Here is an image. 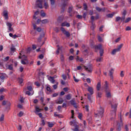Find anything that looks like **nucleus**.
I'll list each match as a JSON object with an SVG mask.
<instances>
[{
	"label": "nucleus",
	"instance_id": "obj_1",
	"mask_svg": "<svg viewBox=\"0 0 131 131\" xmlns=\"http://www.w3.org/2000/svg\"><path fill=\"white\" fill-rule=\"evenodd\" d=\"M104 90L105 92H106V97H107V98H110V97H111V94L110 93V92H109V86H108V83L107 82V81H105V82Z\"/></svg>",
	"mask_w": 131,
	"mask_h": 131
},
{
	"label": "nucleus",
	"instance_id": "obj_2",
	"mask_svg": "<svg viewBox=\"0 0 131 131\" xmlns=\"http://www.w3.org/2000/svg\"><path fill=\"white\" fill-rule=\"evenodd\" d=\"M123 46V44L120 45L117 48L113 50L112 51V55H115L116 53H118V52H120V50H121V48Z\"/></svg>",
	"mask_w": 131,
	"mask_h": 131
},
{
	"label": "nucleus",
	"instance_id": "obj_3",
	"mask_svg": "<svg viewBox=\"0 0 131 131\" xmlns=\"http://www.w3.org/2000/svg\"><path fill=\"white\" fill-rule=\"evenodd\" d=\"M27 90L29 91L26 92V95H28V96H32V95L34 94V92L32 90V87L31 86H28Z\"/></svg>",
	"mask_w": 131,
	"mask_h": 131
},
{
	"label": "nucleus",
	"instance_id": "obj_4",
	"mask_svg": "<svg viewBox=\"0 0 131 131\" xmlns=\"http://www.w3.org/2000/svg\"><path fill=\"white\" fill-rule=\"evenodd\" d=\"M43 0H36V7L39 8V9H42V2Z\"/></svg>",
	"mask_w": 131,
	"mask_h": 131
},
{
	"label": "nucleus",
	"instance_id": "obj_5",
	"mask_svg": "<svg viewBox=\"0 0 131 131\" xmlns=\"http://www.w3.org/2000/svg\"><path fill=\"white\" fill-rule=\"evenodd\" d=\"M60 30L62 32V33L65 35V36H66V37H70V33L69 32H68V31H66V30L65 29V28H63V27H61L60 28Z\"/></svg>",
	"mask_w": 131,
	"mask_h": 131
},
{
	"label": "nucleus",
	"instance_id": "obj_6",
	"mask_svg": "<svg viewBox=\"0 0 131 131\" xmlns=\"http://www.w3.org/2000/svg\"><path fill=\"white\" fill-rule=\"evenodd\" d=\"M21 63L23 65H26V64H28V60L27 59V57L26 56L23 55L21 57Z\"/></svg>",
	"mask_w": 131,
	"mask_h": 131
},
{
	"label": "nucleus",
	"instance_id": "obj_7",
	"mask_svg": "<svg viewBox=\"0 0 131 131\" xmlns=\"http://www.w3.org/2000/svg\"><path fill=\"white\" fill-rule=\"evenodd\" d=\"M95 49L97 50H100V56L102 57L103 56V54H104V50L102 49V46L101 44L95 47Z\"/></svg>",
	"mask_w": 131,
	"mask_h": 131
},
{
	"label": "nucleus",
	"instance_id": "obj_8",
	"mask_svg": "<svg viewBox=\"0 0 131 131\" xmlns=\"http://www.w3.org/2000/svg\"><path fill=\"white\" fill-rule=\"evenodd\" d=\"M116 108H117V104H115L112 105V112L111 114H114V115H116Z\"/></svg>",
	"mask_w": 131,
	"mask_h": 131
},
{
	"label": "nucleus",
	"instance_id": "obj_9",
	"mask_svg": "<svg viewBox=\"0 0 131 131\" xmlns=\"http://www.w3.org/2000/svg\"><path fill=\"white\" fill-rule=\"evenodd\" d=\"M84 68L85 70H86V71H87V72H88L89 73L93 71V67L92 66V65H89V66H88L87 67L84 66Z\"/></svg>",
	"mask_w": 131,
	"mask_h": 131
},
{
	"label": "nucleus",
	"instance_id": "obj_10",
	"mask_svg": "<svg viewBox=\"0 0 131 131\" xmlns=\"http://www.w3.org/2000/svg\"><path fill=\"white\" fill-rule=\"evenodd\" d=\"M61 27H70V24L67 21H64L61 23Z\"/></svg>",
	"mask_w": 131,
	"mask_h": 131
},
{
	"label": "nucleus",
	"instance_id": "obj_11",
	"mask_svg": "<svg viewBox=\"0 0 131 131\" xmlns=\"http://www.w3.org/2000/svg\"><path fill=\"white\" fill-rule=\"evenodd\" d=\"M6 25L8 27V30L9 31H13L14 30L13 29V28H12V24L9 22L6 23Z\"/></svg>",
	"mask_w": 131,
	"mask_h": 131
},
{
	"label": "nucleus",
	"instance_id": "obj_12",
	"mask_svg": "<svg viewBox=\"0 0 131 131\" xmlns=\"http://www.w3.org/2000/svg\"><path fill=\"white\" fill-rule=\"evenodd\" d=\"M3 16L5 20H8L9 19V15H8V11L5 10L3 12Z\"/></svg>",
	"mask_w": 131,
	"mask_h": 131
},
{
	"label": "nucleus",
	"instance_id": "obj_13",
	"mask_svg": "<svg viewBox=\"0 0 131 131\" xmlns=\"http://www.w3.org/2000/svg\"><path fill=\"white\" fill-rule=\"evenodd\" d=\"M88 92H90V95H93L94 94V88L90 86L87 89Z\"/></svg>",
	"mask_w": 131,
	"mask_h": 131
},
{
	"label": "nucleus",
	"instance_id": "obj_14",
	"mask_svg": "<svg viewBox=\"0 0 131 131\" xmlns=\"http://www.w3.org/2000/svg\"><path fill=\"white\" fill-rule=\"evenodd\" d=\"M48 79L51 82V83H55V79H54V78L52 76H49V75H47Z\"/></svg>",
	"mask_w": 131,
	"mask_h": 131
},
{
	"label": "nucleus",
	"instance_id": "obj_15",
	"mask_svg": "<svg viewBox=\"0 0 131 131\" xmlns=\"http://www.w3.org/2000/svg\"><path fill=\"white\" fill-rule=\"evenodd\" d=\"M33 26L34 29L35 30H37V31H38V32H40V31H41V28H40V27L36 28V25L35 24H33Z\"/></svg>",
	"mask_w": 131,
	"mask_h": 131
},
{
	"label": "nucleus",
	"instance_id": "obj_16",
	"mask_svg": "<svg viewBox=\"0 0 131 131\" xmlns=\"http://www.w3.org/2000/svg\"><path fill=\"white\" fill-rule=\"evenodd\" d=\"M113 73H114V69H111L110 71V76L111 79H113Z\"/></svg>",
	"mask_w": 131,
	"mask_h": 131
},
{
	"label": "nucleus",
	"instance_id": "obj_17",
	"mask_svg": "<svg viewBox=\"0 0 131 131\" xmlns=\"http://www.w3.org/2000/svg\"><path fill=\"white\" fill-rule=\"evenodd\" d=\"M103 113H104V110L103 108H101L99 112L96 114L98 116H101L103 115Z\"/></svg>",
	"mask_w": 131,
	"mask_h": 131
},
{
	"label": "nucleus",
	"instance_id": "obj_18",
	"mask_svg": "<svg viewBox=\"0 0 131 131\" xmlns=\"http://www.w3.org/2000/svg\"><path fill=\"white\" fill-rule=\"evenodd\" d=\"M96 11H98V12H105V8H100L98 7H96Z\"/></svg>",
	"mask_w": 131,
	"mask_h": 131
},
{
	"label": "nucleus",
	"instance_id": "obj_19",
	"mask_svg": "<svg viewBox=\"0 0 131 131\" xmlns=\"http://www.w3.org/2000/svg\"><path fill=\"white\" fill-rule=\"evenodd\" d=\"M70 103L71 105H73V106H74V107L77 108V105H76V102H75V100H71Z\"/></svg>",
	"mask_w": 131,
	"mask_h": 131
},
{
	"label": "nucleus",
	"instance_id": "obj_20",
	"mask_svg": "<svg viewBox=\"0 0 131 131\" xmlns=\"http://www.w3.org/2000/svg\"><path fill=\"white\" fill-rule=\"evenodd\" d=\"M40 111H41V109L39 108L38 106H36L35 113L37 114V113H38V112H40Z\"/></svg>",
	"mask_w": 131,
	"mask_h": 131
},
{
	"label": "nucleus",
	"instance_id": "obj_21",
	"mask_svg": "<svg viewBox=\"0 0 131 131\" xmlns=\"http://www.w3.org/2000/svg\"><path fill=\"white\" fill-rule=\"evenodd\" d=\"M43 37H45V34L42 33L38 38V42H40V41H41V39Z\"/></svg>",
	"mask_w": 131,
	"mask_h": 131
},
{
	"label": "nucleus",
	"instance_id": "obj_22",
	"mask_svg": "<svg viewBox=\"0 0 131 131\" xmlns=\"http://www.w3.org/2000/svg\"><path fill=\"white\" fill-rule=\"evenodd\" d=\"M64 101L62 98H59L56 101V104H62Z\"/></svg>",
	"mask_w": 131,
	"mask_h": 131
},
{
	"label": "nucleus",
	"instance_id": "obj_23",
	"mask_svg": "<svg viewBox=\"0 0 131 131\" xmlns=\"http://www.w3.org/2000/svg\"><path fill=\"white\" fill-rule=\"evenodd\" d=\"M0 78L1 80H4L5 79V78L6 77V74H3L2 73H1Z\"/></svg>",
	"mask_w": 131,
	"mask_h": 131
},
{
	"label": "nucleus",
	"instance_id": "obj_24",
	"mask_svg": "<svg viewBox=\"0 0 131 131\" xmlns=\"http://www.w3.org/2000/svg\"><path fill=\"white\" fill-rule=\"evenodd\" d=\"M38 14H39V11H37L35 12L34 15L33 16V19H35V20L37 19V17H36V16H37Z\"/></svg>",
	"mask_w": 131,
	"mask_h": 131
},
{
	"label": "nucleus",
	"instance_id": "obj_25",
	"mask_svg": "<svg viewBox=\"0 0 131 131\" xmlns=\"http://www.w3.org/2000/svg\"><path fill=\"white\" fill-rule=\"evenodd\" d=\"M46 90L48 92H50V93H52L53 92V90H51V86L49 85L47 86Z\"/></svg>",
	"mask_w": 131,
	"mask_h": 131
},
{
	"label": "nucleus",
	"instance_id": "obj_26",
	"mask_svg": "<svg viewBox=\"0 0 131 131\" xmlns=\"http://www.w3.org/2000/svg\"><path fill=\"white\" fill-rule=\"evenodd\" d=\"M100 89H101V82H99L97 85V91H100Z\"/></svg>",
	"mask_w": 131,
	"mask_h": 131
},
{
	"label": "nucleus",
	"instance_id": "obj_27",
	"mask_svg": "<svg viewBox=\"0 0 131 131\" xmlns=\"http://www.w3.org/2000/svg\"><path fill=\"white\" fill-rule=\"evenodd\" d=\"M5 119V115L4 114H2L1 115V117H0V121L1 122H3Z\"/></svg>",
	"mask_w": 131,
	"mask_h": 131
},
{
	"label": "nucleus",
	"instance_id": "obj_28",
	"mask_svg": "<svg viewBox=\"0 0 131 131\" xmlns=\"http://www.w3.org/2000/svg\"><path fill=\"white\" fill-rule=\"evenodd\" d=\"M41 22L42 24H47V23H49V20L48 19H43Z\"/></svg>",
	"mask_w": 131,
	"mask_h": 131
},
{
	"label": "nucleus",
	"instance_id": "obj_29",
	"mask_svg": "<svg viewBox=\"0 0 131 131\" xmlns=\"http://www.w3.org/2000/svg\"><path fill=\"white\" fill-rule=\"evenodd\" d=\"M10 50L11 52H15V51H16V48H15V46L12 45L11 48H10Z\"/></svg>",
	"mask_w": 131,
	"mask_h": 131
},
{
	"label": "nucleus",
	"instance_id": "obj_30",
	"mask_svg": "<svg viewBox=\"0 0 131 131\" xmlns=\"http://www.w3.org/2000/svg\"><path fill=\"white\" fill-rule=\"evenodd\" d=\"M76 59V61H79V62H82V61H83V59H82V58H79L78 56H77Z\"/></svg>",
	"mask_w": 131,
	"mask_h": 131
},
{
	"label": "nucleus",
	"instance_id": "obj_31",
	"mask_svg": "<svg viewBox=\"0 0 131 131\" xmlns=\"http://www.w3.org/2000/svg\"><path fill=\"white\" fill-rule=\"evenodd\" d=\"M18 81L20 83V84H22V83H23V79L21 78H19L18 79Z\"/></svg>",
	"mask_w": 131,
	"mask_h": 131
},
{
	"label": "nucleus",
	"instance_id": "obj_32",
	"mask_svg": "<svg viewBox=\"0 0 131 131\" xmlns=\"http://www.w3.org/2000/svg\"><path fill=\"white\" fill-rule=\"evenodd\" d=\"M130 20H131V18L130 17H127L124 20V23H128V22H129V21H130Z\"/></svg>",
	"mask_w": 131,
	"mask_h": 131
},
{
	"label": "nucleus",
	"instance_id": "obj_33",
	"mask_svg": "<svg viewBox=\"0 0 131 131\" xmlns=\"http://www.w3.org/2000/svg\"><path fill=\"white\" fill-rule=\"evenodd\" d=\"M113 16H114V13H111V14H108L107 15V17H108V18H112V17H113Z\"/></svg>",
	"mask_w": 131,
	"mask_h": 131
},
{
	"label": "nucleus",
	"instance_id": "obj_34",
	"mask_svg": "<svg viewBox=\"0 0 131 131\" xmlns=\"http://www.w3.org/2000/svg\"><path fill=\"white\" fill-rule=\"evenodd\" d=\"M120 76L121 77H124V72L123 71H121L120 74Z\"/></svg>",
	"mask_w": 131,
	"mask_h": 131
},
{
	"label": "nucleus",
	"instance_id": "obj_35",
	"mask_svg": "<svg viewBox=\"0 0 131 131\" xmlns=\"http://www.w3.org/2000/svg\"><path fill=\"white\" fill-rule=\"evenodd\" d=\"M44 7L45 9H48L49 8V4L47 3V2H45L44 3Z\"/></svg>",
	"mask_w": 131,
	"mask_h": 131
},
{
	"label": "nucleus",
	"instance_id": "obj_36",
	"mask_svg": "<svg viewBox=\"0 0 131 131\" xmlns=\"http://www.w3.org/2000/svg\"><path fill=\"white\" fill-rule=\"evenodd\" d=\"M60 60L62 62L64 61V60H65V57H64V55H63V54H61L60 55Z\"/></svg>",
	"mask_w": 131,
	"mask_h": 131
},
{
	"label": "nucleus",
	"instance_id": "obj_37",
	"mask_svg": "<svg viewBox=\"0 0 131 131\" xmlns=\"http://www.w3.org/2000/svg\"><path fill=\"white\" fill-rule=\"evenodd\" d=\"M48 126L49 127H53V126H54V124L52 123H51L50 122H48Z\"/></svg>",
	"mask_w": 131,
	"mask_h": 131
},
{
	"label": "nucleus",
	"instance_id": "obj_38",
	"mask_svg": "<svg viewBox=\"0 0 131 131\" xmlns=\"http://www.w3.org/2000/svg\"><path fill=\"white\" fill-rule=\"evenodd\" d=\"M41 16L42 17H46V13H45L42 10L41 11Z\"/></svg>",
	"mask_w": 131,
	"mask_h": 131
},
{
	"label": "nucleus",
	"instance_id": "obj_39",
	"mask_svg": "<svg viewBox=\"0 0 131 131\" xmlns=\"http://www.w3.org/2000/svg\"><path fill=\"white\" fill-rule=\"evenodd\" d=\"M66 99L67 100H70V99H71V95H70V94L67 95Z\"/></svg>",
	"mask_w": 131,
	"mask_h": 131
},
{
	"label": "nucleus",
	"instance_id": "obj_40",
	"mask_svg": "<svg viewBox=\"0 0 131 131\" xmlns=\"http://www.w3.org/2000/svg\"><path fill=\"white\" fill-rule=\"evenodd\" d=\"M102 57H98L96 59L97 62H102Z\"/></svg>",
	"mask_w": 131,
	"mask_h": 131
},
{
	"label": "nucleus",
	"instance_id": "obj_41",
	"mask_svg": "<svg viewBox=\"0 0 131 131\" xmlns=\"http://www.w3.org/2000/svg\"><path fill=\"white\" fill-rule=\"evenodd\" d=\"M24 113H23V112H20L19 113H18V116L19 117H22V116L24 115Z\"/></svg>",
	"mask_w": 131,
	"mask_h": 131
},
{
	"label": "nucleus",
	"instance_id": "obj_42",
	"mask_svg": "<svg viewBox=\"0 0 131 131\" xmlns=\"http://www.w3.org/2000/svg\"><path fill=\"white\" fill-rule=\"evenodd\" d=\"M54 116L55 117H58V118H61V116L59 114H57V113H54Z\"/></svg>",
	"mask_w": 131,
	"mask_h": 131
},
{
	"label": "nucleus",
	"instance_id": "obj_43",
	"mask_svg": "<svg viewBox=\"0 0 131 131\" xmlns=\"http://www.w3.org/2000/svg\"><path fill=\"white\" fill-rule=\"evenodd\" d=\"M51 6H54L55 5V0H50Z\"/></svg>",
	"mask_w": 131,
	"mask_h": 131
},
{
	"label": "nucleus",
	"instance_id": "obj_44",
	"mask_svg": "<svg viewBox=\"0 0 131 131\" xmlns=\"http://www.w3.org/2000/svg\"><path fill=\"white\" fill-rule=\"evenodd\" d=\"M8 69H9V70H13V65L10 64L8 66Z\"/></svg>",
	"mask_w": 131,
	"mask_h": 131
},
{
	"label": "nucleus",
	"instance_id": "obj_45",
	"mask_svg": "<svg viewBox=\"0 0 131 131\" xmlns=\"http://www.w3.org/2000/svg\"><path fill=\"white\" fill-rule=\"evenodd\" d=\"M121 19V17H119V16H118V17H116V21L117 22L118 21H120Z\"/></svg>",
	"mask_w": 131,
	"mask_h": 131
},
{
	"label": "nucleus",
	"instance_id": "obj_46",
	"mask_svg": "<svg viewBox=\"0 0 131 131\" xmlns=\"http://www.w3.org/2000/svg\"><path fill=\"white\" fill-rule=\"evenodd\" d=\"M86 81L88 82V83H91V82H92L91 79L89 78L86 79Z\"/></svg>",
	"mask_w": 131,
	"mask_h": 131
},
{
	"label": "nucleus",
	"instance_id": "obj_47",
	"mask_svg": "<svg viewBox=\"0 0 131 131\" xmlns=\"http://www.w3.org/2000/svg\"><path fill=\"white\" fill-rule=\"evenodd\" d=\"M17 129L18 130L21 131L22 129V126H21V125H19L18 126H17Z\"/></svg>",
	"mask_w": 131,
	"mask_h": 131
},
{
	"label": "nucleus",
	"instance_id": "obj_48",
	"mask_svg": "<svg viewBox=\"0 0 131 131\" xmlns=\"http://www.w3.org/2000/svg\"><path fill=\"white\" fill-rule=\"evenodd\" d=\"M19 102H20V103H24V98L23 97H20V98L19 99Z\"/></svg>",
	"mask_w": 131,
	"mask_h": 131
},
{
	"label": "nucleus",
	"instance_id": "obj_49",
	"mask_svg": "<svg viewBox=\"0 0 131 131\" xmlns=\"http://www.w3.org/2000/svg\"><path fill=\"white\" fill-rule=\"evenodd\" d=\"M72 9H73V8L72 7H70L69 8V13H71V12H72Z\"/></svg>",
	"mask_w": 131,
	"mask_h": 131
},
{
	"label": "nucleus",
	"instance_id": "obj_50",
	"mask_svg": "<svg viewBox=\"0 0 131 131\" xmlns=\"http://www.w3.org/2000/svg\"><path fill=\"white\" fill-rule=\"evenodd\" d=\"M88 98L89 99V101H90V102H92V97L90 94H88Z\"/></svg>",
	"mask_w": 131,
	"mask_h": 131
},
{
	"label": "nucleus",
	"instance_id": "obj_51",
	"mask_svg": "<svg viewBox=\"0 0 131 131\" xmlns=\"http://www.w3.org/2000/svg\"><path fill=\"white\" fill-rule=\"evenodd\" d=\"M74 81H75V82H78V81H79V80L76 79V78H75V76L73 77Z\"/></svg>",
	"mask_w": 131,
	"mask_h": 131
},
{
	"label": "nucleus",
	"instance_id": "obj_52",
	"mask_svg": "<svg viewBox=\"0 0 131 131\" xmlns=\"http://www.w3.org/2000/svg\"><path fill=\"white\" fill-rule=\"evenodd\" d=\"M77 18L78 19H82V16L80 15H77L76 16Z\"/></svg>",
	"mask_w": 131,
	"mask_h": 131
},
{
	"label": "nucleus",
	"instance_id": "obj_53",
	"mask_svg": "<svg viewBox=\"0 0 131 131\" xmlns=\"http://www.w3.org/2000/svg\"><path fill=\"white\" fill-rule=\"evenodd\" d=\"M37 115H38L39 117H40V118H41V117H42V115L41 114V113H37V114H36Z\"/></svg>",
	"mask_w": 131,
	"mask_h": 131
},
{
	"label": "nucleus",
	"instance_id": "obj_54",
	"mask_svg": "<svg viewBox=\"0 0 131 131\" xmlns=\"http://www.w3.org/2000/svg\"><path fill=\"white\" fill-rule=\"evenodd\" d=\"M78 118L79 119L81 120V117H82V114H79L78 116Z\"/></svg>",
	"mask_w": 131,
	"mask_h": 131
},
{
	"label": "nucleus",
	"instance_id": "obj_55",
	"mask_svg": "<svg viewBox=\"0 0 131 131\" xmlns=\"http://www.w3.org/2000/svg\"><path fill=\"white\" fill-rule=\"evenodd\" d=\"M53 88L54 90H57V88H58V86L57 85V84H54L53 85Z\"/></svg>",
	"mask_w": 131,
	"mask_h": 131
},
{
	"label": "nucleus",
	"instance_id": "obj_56",
	"mask_svg": "<svg viewBox=\"0 0 131 131\" xmlns=\"http://www.w3.org/2000/svg\"><path fill=\"white\" fill-rule=\"evenodd\" d=\"M62 77L63 79L66 80L67 77L64 74H63V75H62Z\"/></svg>",
	"mask_w": 131,
	"mask_h": 131
},
{
	"label": "nucleus",
	"instance_id": "obj_57",
	"mask_svg": "<svg viewBox=\"0 0 131 131\" xmlns=\"http://www.w3.org/2000/svg\"><path fill=\"white\" fill-rule=\"evenodd\" d=\"M35 84L36 85V86H39V85H40V84H39L38 82H35Z\"/></svg>",
	"mask_w": 131,
	"mask_h": 131
},
{
	"label": "nucleus",
	"instance_id": "obj_58",
	"mask_svg": "<svg viewBox=\"0 0 131 131\" xmlns=\"http://www.w3.org/2000/svg\"><path fill=\"white\" fill-rule=\"evenodd\" d=\"M98 39L99 40V41H102L103 40L102 39V38L101 37V36H99L98 37Z\"/></svg>",
	"mask_w": 131,
	"mask_h": 131
},
{
	"label": "nucleus",
	"instance_id": "obj_59",
	"mask_svg": "<svg viewBox=\"0 0 131 131\" xmlns=\"http://www.w3.org/2000/svg\"><path fill=\"white\" fill-rule=\"evenodd\" d=\"M41 124V125H45L46 123L45 122V120H42Z\"/></svg>",
	"mask_w": 131,
	"mask_h": 131
},
{
	"label": "nucleus",
	"instance_id": "obj_60",
	"mask_svg": "<svg viewBox=\"0 0 131 131\" xmlns=\"http://www.w3.org/2000/svg\"><path fill=\"white\" fill-rule=\"evenodd\" d=\"M9 59H10V57L9 56H7L5 58L4 61H8V60H9Z\"/></svg>",
	"mask_w": 131,
	"mask_h": 131
},
{
	"label": "nucleus",
	"instance_id": "obj_61",
	"mask_svg": "<svg viewBox=\"0 0 131 131\" xmlns=\"http://www.w3.org/2000/svg\"><path fill=\"white\" fill-rule=\"evenodd\" d=\"M43 55L41 54L39 56V59H43Z\"/></svg>",
	"mask_w": 131,
	"mask_h": 131
},
{
	"label": "nucleus",
	"instance_id": "obj_62",
	"mask_svg": "<svg viewBox=\"0 0 131 131\" xmlns=\"http://www.w3.org/2000/svg\"><path fill=\"white\" fill-rule=\"evenodd\" d=\"M74 131H79V130L78 129V126H77L75 129H74Z\"/></svg>",
	"mask_w": 131,
	"mask_h": 131
},
{
	"label": "nucleus",
	"instance_id": "obj_63",
	"mask_svg": "<svg viewBox=\"0 0 131 131\" xmlns=\"http://www.w3.org/2000/svg\"><path fill=\"white\" fill-rule=\"evenodd\" d=\"M85 108L86 111H89V105L85 106Z\"/></svg>",
	"mask_w": 131,
	"mask_h": 131
},
{
	"label": "nucleus",
	"instance_id": "obj_64",
	"mask_svg": "<svg viewBox=\"0 0 131 131\" xmlns=\"http://www.w3.org/2000/svg\"><path fill=\"white\" fill-rule=\"evenodd\" d=\"M58 96V93H54L52 95L53 97H57Z\"/></svg>",
	"mask_w": 131,
	"mask_h": 131
}]
</instances>
